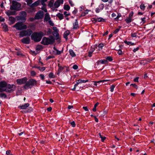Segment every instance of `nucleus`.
<instances>
[{
	"mask_svg": "<svg viewBox=\"0 0 155 155\" xmlns=\"http://www.w3.org/2000/svg\"><path fill=\"white\" fill-rule=\"evenodd\" d=\"M69 35V32L67 33V32H65L64 35V37L65 38H67L68 36Z\"/></svg>",
	"mask_w": 155,
	"mask_h": 155,
	"instance_id": "nucleus-41",
	"label": "nucleus"
},
{
	"mask_svg": "<svg viewBox=\"0 0 155 155\" xmlns=\"http://www.w3.org/2000/svg\"><path fill=\"white\" fill-rule=\"evenodd\" d=\"M73 68L74 69L76 70L78 68V67L77 65L75 64L73 65Z\"/></svg>",
	"mask_w": 155,
	"mask_h": 155,
	"instance_id": "nucleus-55",
	"label": "nucleus"
},
{
	"mask_svg": "<svg viewBox=\"0 0 155 155\" xmlns=\"http://www.w3.org/2000/svg\"><path fill=\"white\" fill-rule=\"evenodd\" d=\"M17 55L18 56H21L22 55V54L20 52L18 51L16 52Z\"/></svg>",
	"mask_w": 155,
	"mask_h": 155,
	"instance_id": "nucleus-56",
	"label": "nucleus"
},
{
	"mask_svg": "<svg viewBox=\"0 0 155 155\" xmlns=\"http://www.w3.org/2000/svg\"><path fill=\"white\" fill-rule=\"evenodd\" d=\"M26 2L28 5L30 6L31 5L32 3L33 2L32 0H26Z\"/></svg>",
	"mask_w": 155,
	"mask_h": 155,
	"instance_id": "nucleus-32",
	"label": "nucleus"
},
{
	"mask_svg": "<svg viewBox=\"0 0 155 155\" xmlns=\"http://www.w3.org/2000/svg\"><path fill=\"white\" fill-rule=\"evenodd\" d=\"M139 49V47H138L137 48L134 49L133 50V51L134 52H136L137 51H138Z\"/></svg>",
	"mask_w": 155,
	"mask_h": 155,
	"instance_id": "nucleus-58",
	"label": "nucleus"
},
{
	"mask_svg": "<svg viewBox=\"0 0 155 155\" xmlns=\"http://www.w3.org/2000/svg\"><path fill=\"white\" fill-rule=\"evenodd\" d=\"M104 5L103 4H101L99 5V7L101 10L103 9L104 8Z\"/></svg>",
	"mask_w": 155,
	"mask_h": 155,
	"instance_id": "nucleus-47",
	"label": "nucleus"
},
{
	"mask_svg": "<svg viewBox=\"0 0 155 155\" xmlns=\"http://www.w3.org/2000/svg\"><path fill=\"white\" fill-rule=\"evenodd\" d=\"M133 14H134L133 12H131L129 15V17L132 18L133 16Z\"/></svg>",
	"mask_w": 155,
	"mask_h": 155,
	"instance_id": "nucleus-52",
	"label": "nucleus"
},
{
	"mask_svg": "<svg viewBox=\"0 0 155 155\" xmlns=\"http://www.w3.org/2000/svg\"><path fill=\"white\" fill-rule=\"evenodd\" d=\"M31 74L32 76H35L36 75V73L34 71H32L31 72Z\"/></svg>",
	"mask_w": 155,
	"mask_h": 155,
	"instance_id": "nucleus-42",
	"label": "nucleus"
},
{
	"mask_svg": "<svg viewBox=\"0 0 155 155\" xmlns=\"http://www.w3.org/2000/svg\"><path fill=\"white\" fill-rule=\"evenodd\" d=\"M15 86L13 84H7L6 88L5 89V91L8 93H11L15 89Z\"/></svg>",
	"mask_w": 155,
	"mask_h": 155,
	"instance_id": "nucleus-7",
	"label": "nucleus"
},
{
	"mask_svg": "<svg viewBox=\"0 0 155 155\" xmlns=\"http://www.w3.org/2000/svg\"><path fill=\"white\" fill-rule=\"evenodd\" d=\"M69 4L72 6L74 5V4L73 3V2L71 0H69Z\"/></svg>",
	"mask_w": 155,
	"mask_h": 155,
	"instance_id": "nucleus-62",
	"label": "nucleus"
},
{
	"mask_svg": "<svg viewBox=\"0 0 155 155\" xmlns=\"http://www.w3.org/2000/svg\"><path fill=\"white\" fill-rule=\"evenodd\" d=\"M44 35V33L42 31L34 32L31 35V38L35 42H39Z\"/></svg>",
	"mask_w": 155,
	"mask_h": 155,
	"instance_id": "nucleus-1",
	"label": "nucleus"
},
{
	"mask_svg": "<svg viewBox=\"0 0 155 155\" xmlns=\"http://www.w3.org/2000/svg\"><path fill=\"white\" fill-rule=\"evenodd\" d=\"M54 58V57L53 56H49L46 59V60H48L51 58Z\"/></svg>",
	"mask_w": 155,
	"mask_h": 155,
	"instance_id": "nucleus-57",
	"label": "nucleus"
},
{
	"mask_svg": "<svg viewBox=\"0 0 155 155\" xmlns=\"http://www.w3.org/2000/svg\"><path fill=\"white\" fill-rule=\"evenodd\" d=\"M42 48V46L41 45H38L36 48V49L37 51H39Z\"/></svg>",
	"mask_w": 155,
	"mask_h": 155,
	"instance_id": "nucleus-39",
	"label": "nucleus"
},
{
	"mask_svg": "<svg viewBox=\"0 0 155 155\" xmlns=\"http://www.w3.org/2000/svg\"><path fill=\"white\" fill-rule=\"evenodd\" d=\"M115 87V86L114 85H112L110 87V91L111 92H113L114 89Z\"/></svg>",
	"mask_w": 155,
	"mask_h": 155,
	"instance_id": "nucleus-43",
	"label": "nucleus"
},
{
	"mask_svg": "<svg viewBox=\"0 0 155 155\" xmlns=\"http://www.w3.org/2000/svg\"><path fill=\"white\" fill-rule=\"evenodd\" d=\"M45 69V67H41L40 71H43Z\"/></svg>",
	"mask_w": 155,
	"mask_h": 155,
	"instance_id": "nucleus-63",
	"label": "nucleus"
},
{
	"mask_svg": "<svg viewBox=\"0 0 155 155\" xmlns=\"http://www.w3.org/2000/svg\"><path fill=\"white\" fill-rule=\"evenodd\" d=\"M94 48H93L92 49V51H89L88 52V56L89 57H91V54H92V53L93 52V51H94Z\"/></svg>",
	"mask_w": 155,
	"mask_h": 155,
	"instance_id": "nucleus-40",
	"label": "nucleus"
},
{
	"mask_svg": "<svg viewBox=\"0 0 155 155\" xmlns=\"http://www.w3.org/2000/svg\"><path fill=\"white\" fill-rule=\"evenodd\" d=\"M61 2L59 1H57L54 4V6L55 8H58L60 5Z\"/></svg>",
	"mask_w": 155,
	"mask_h": 155,
	"instance_id": "nucleus-21",
	"label": "nucleus"
},
{
	"mask_svg": "<svg viewBox=\"0 0 155 155\" xmlns=\"http://www.w3.org/2000/svg\"><path fill=\"white\" fill-rule=\"evenodd\" d=\"M130 86H132L133 87L135 88L136 89H137L138 87L137 86V85L135 84H131L130 85Z\"/></svg>",
	"mask_w": 155,
	"mask_h": 155,
	"instance_id": "nucleus-53",
	"label": "nucleus"
},
{
	"mask_svg": "<svg viewBox=\"0 0 155 155\" xmlns=\"http://www.w3.org/2000/svg\"><path fill=\"white\" fill-rule=\"evenodd\" d=\"M6 154L7 155H13L11 153L10 150H7L6 151Z\"/></svg>",
	"mask_w": 155,
	"mask_h": 155,
	"instance_id": "nucleus-44",
	"label": "nucleus"
},
{
	"mask_svg": "<svg viewBox=\"0 0 155 155\" xmlns=\"http://www.w3.org/2000/svg\"><path fill=\"white\" fill-rule=\"evenodd\" d=\"M48 22L49 25L52 26H53L54 25V24L53 22L51 20H50L48 21Z\"/></svg>",
	"mask_w": 155,
	"mask_h": 155,
	"instance_id": "nucleus-50",
	"label": "nucleus"
},
{
	"mask_svg": "<svg viewBox=\"0 0 155 155\" xmlns=\"http://www.w3.org/2000/svg\"><path fill=\"white\" fill-rule=\"evenodd\" d=\"M64 8L65 10L68 11L70 9V7L68 5H64Z\"/></svg>",
	"mask_w": 155,
	"mask_h": 155,
	"instance_id": "nucleus-30",
	"label": "nucleus"
},
{
	"mask_svg": "<svg viewBox=\"0 0 155 155\" xmlns=\"http://www.w3.org/2000/svg\"><path fill=\"white\" fill-rule=\"evenodd\" d=\"M56 16L60 20H61L63 18V15L62 14L59 13L56 15Z\"/></svg>",
	"mask_w": 155,
	"mask_h": 155,
	"instance_id": "nucleus-23",
	"label": "nucleus"
},
{
	"mask_svg": "<svg viewBox=\"0 0 155 155\" xmlns=\"http://www.w3.org/2000/svg\"><path fill=\"white\" fill-rule=\"evenodd\" d=\"M28 79L26 77H25L21 79H17L16 82L18 84L21 85L26 83Z\"/></svg>",
	"mask_w": 155,
	"mask_h": 155,
	"instance_id": "nucleus-10",
	"label": "nucleus"
},
{
	"mask_svg": "<svg viewBox=\"0 0 155 155\" xmlns=\"http://www.w3.org/2000/svg\"><path fill=\"white\" fill-rule=\"evenodd\" d=\"M109 81V80H100V81H94V85H95V86H97V83H98L99 84H100L101 83H104V82L107 81Z\"/></svg>",
	"mask_w": 155,
	"mask_h": 155,
	"instance_id": "nucleus-16",
	"label": "nucleus"
},
{
	"mask_svg": "<svg viewBox=\"0 0 155 155\" xmlns=\"http://www.w3.org/2000/svg\"><path fill=\"white\" fill-rule=\"evenodd\" d=\"M21 42L26 44H29L30 41V39L29 37H27L22 38L21 40Z\"/></svg>",
	"mask_w": 155,
	"mask_h": 155,
	"instance_id": "nucleus-12",
	"label": "nucleus"
},
{
	"mask_svg": "<svg viewBox=\"0 0 155 155\" xmlns=\"http://www.w3.org/2000/svg\"><path fill=\"white\" fill-rule=\"evenodd\" d=\"M138 79H139V77H137L134 79V81L135 82H138Z\"/></svg>",
	"mask_w": 155,
	"mask_h": 155,
	"instance_id": "nucleus-59",
	"label": "nucleus"
},
{
	"mask_svg": "<svg viewBox=\"0 0 155 155\" xmlns=\"http://www.w3.org/2000/svg\"><path fill=\"white\" fill-rule=\"evenodd\" d=\"M32 33V31L30 29H28L27 30L22 31H21L19 34V36L22 37L24 36H30Z\"/></svg>",
	"mask_w": 155,
	"mask_h": 155,
	"instance_id": "nucleus-6",
	"label": "nucleus"
},
{
	"mask_svg": "<svg viewBox=\"0 0 155 155\" xmlns=\"http://www.w3.org/2000/svg\"><path fill=\"white\" fill-rule=\"evenodd\" d=\"M125 21L127 23H130L132 21V18L129 17H127L126 19H125Z\"/></svg>",
	"mask_w": 155,
	"mask_h": 155,
	"instance_id": "nucleus-25",
	"label": "nucleus"
},
{
	"mask_svg": "<svg viewBox=\"0 0 155 155\" xmlns=\"http://www.w3.org/2000/svg\"><path fill=\"white\" fill-rule=\"evenodd\" d=\"M83 108L86 111H88V109L87 107H83Z\"/></svg>",
	"mask_w": 155,
	"mask_h": 155,
	"instance_id": "nucleus-60",
	"label": "nucleus"
},
{
	"mask_svg": "<svg viewBox=\"0 0 155 155\" xmlns=\"http://www.w3.org/2000/svg\"><path fill=\"white\" fill-rule=\"evenodd\" d=\"M5 14L7 15L8 16L10 15H15L16 14V12L15 11H8V12H5Z\"/></svg>",
	"mask_w": 155,
	"mask_h": 155,
	"instance_id": "nucleus-14",
	"label": "nucleus"
},
{
	"mask_svg": "<svg viewBox=\"0 0 155 155\" xmlns=\"http://www.w3.org/2000/svg\"><path fill=\"white\" fill-rule=\"evenodd\" d=\"M58 66L59 67V68L58 70V73H60L61 71L63 70L64 69V67H62V66L60 65V64H58Z\"/></svg>",
	"mask_w": 155,
	"mask_h": 155,
	"instance_id": "nucleus-24",
	"label": "nucleus"
},
{
	"mask_svg": "<svg viewBox=\"0 0 155 155\" xmlns=\"http://www.w3.org/2000/svg\"><path fill=\"white\" fill-rule=\"evenodd\" d=\"M124 42L125 44H127V45H135V44L134 43H132L131 42L127 41H124Z\"/></svg>",
	"mask_w": 155,
	"mask_h": 155,
	"instance_id": "nucleus-27",
	"label": "nucleus"
},
{
	"mask_svg": "<svg viewBox=\"0 0 155 155\" xmlns=\"http://www.w3.org/2000/svg\"><path fill=\"white\" fill-rule=\"evenodd\" d=\"M13 27L15 28L17 30L26 29L27 28V26L26 25L24 24L22 22H20L16 23Z\"/></svg>",
	"mask_w": 155,
	"mask_h": 155,
	"instance_id": "nucleus-4",
	"label": "nucleus"
},
{
	"mask_svg": "<svg viewBox=\"0 0 155 155\" xmlns=\"http://www.w3.org/2000/svg\"><path fill=\"white\" fill-rule=\"evenodd\" d=\"M51 18L50 17L49 15L47 13L45 14V16L44 18V20L45 21H47L50 20Z\"/></svg>",
	"mask_w": 155,
	"mask_h": 155,
	"instance_id": "nucleus-20",
	"label": "nucleus"
},
{
	"mask_svg": "<svg viewBox=\"0 0 155 155\" xmlns=\"http://www.w3.org/2000/svg\"><path fill=\"white\" fill-rule=\"evenodd\" d=\"M140 8L141 10H144L145 8L144 5L143 4H141L140 6Z\"/></svg>",
	"mask_w": 155,
	"mask_h": 155,
	"instance_id": "nucleus-38",
	"label": "nucleus"
},
{
	"mask_svg": "<svg viewBox=\"0 0 155 155\" xmlns=\"http://www.w3.org/2000/svg\"><path fill=\"white\" fill-rule=\"evenodd\" d=\"M20 15L21 16L26 18L27 16V13L25 11H21L20 12Z\"/></svg>",
	"mask_w": 155,
	"mask_h": 155,
	"instance_id": "nucleus-22",
	"label": "nucleus"
},
{
	"mask_svg": "<svg viewBox=\"0 0 155 155\" xmlns=\"http://www.w3.org/2000/svg\"><path fill=\"white\" fill-rule=\"evenodd\" d=\"M29 105V103H26L24 105H20L18 107V108H20L21 109H26L27 107H28Z\"/></svg>",
	"mask_w": 155,
	"mask_h": 155,
	"instance_id": "nucleus-13",
	"label": "nucleus"
},
{
	"mask_svg": "<svg viewBox=\"0 0 155 155\" xmlns=\"http://www.w3.org/2000/svg\"><path fill=\"white\" fill-rule=\"evenodd\" d=\"M44 12L41 10L39 11L36 14L35 16V19L38 20L42 18L43 17Z\"/></svg>",
	"mask_w": 155,
	"mask_h": 155,
	"instance_id": "nucleus-8",
	"label": "nucleus"
},
{
	"mask_svg": "<svg viewBox=\"0 0 155 155\" xmlns=\"http://www.w3.org/2000/svg\"><path fill=\"white\" fill-rule=\"evenodd\" d=\"M8 20L11 22L12 24H14L15 22V19L13 17H9Z\"/></svg>",
	"mask_w": 155,
	"mask_h": 155,
	"instance_id": "nucleus-18",
	"label": "nucleus"
},
{
	"mask_svg": "<svg viewBox=\"0 0 155 155\" xmlns=\"http://www.w3.org/2000/svg\"><path fill=\"white\" fill-rule=\"evenodd\" d=\"M7 83L4 81L0 82V92L5 91V89L6 88Z\"/></svg>",
	"mask_w": 155,
	"mask_h": 155,
	"instance_id": "nucleus-9",
	"label": "nucleus"
},
{
	"mask_svg": "<svg viewBox=\"0 0 155 155\" xmlns=\"http://www.w3.org/2000/svg\"><path fill=\"white\" fill-rule=\"evenodd\" d=\"M37 81L33 79L29 80L27 81L25 85L23 86V87L25 89H28L29 88H31L32 86L36 85Z\"/></svg>",
	"mask_w": 155,
	"mask_h": 155,
	"instance_id": "nucleus-3",
	"label": "nucleus"
},
{
	"mask_svg": "<svg viewBox=\"0 0 155 155\" xmlns=\"http://www.w3.org/2000/svg\"><path fill=\"white\" fill-rule=\"evenodd\" d=\"M55 41V39L53 36H50L48 38L44 37L41 43L44 45H48L52 44Z\"/></svg>",
	"mask_w": 155,
	"mask_h": 155,
	"instance_id": "nucleus-2",
	"label": "nucleus"
},
{
	"mask_svg": "<svg viewBox=\"0 0 155 155\" xmlns=\"http://www.w3.org/2000/svg\"><path fill=\"white\" fill-rule=\"evenodd\" d=\"M49 77L50 78H54L55 77L54 75L52 72H51L48 75Z\"/></svg>",
	"mask_w": 155,
	"mask_h": 155,
	"instance_id": "nucleus-36",
	"label": "nucleus"
},
{
	"mask_svg": "<svg viewBox=\"0 0 155 155\" xmlns=\"http://www.w3.org/2000/svg\"><path fill=\"white\" fill-rule=\"evenodd\" d=\"M40 77H41V79L42 80H43L44 79L45 77H44V75L43 74H40Z\"/></svg>",
	"mask_w": 155,
	"mask_h": 155,
	"instance_id": "nucleus-61",
	"label": "nucleus"
},
{
	"mask_svg": "<svg viewBox=\"0 0 155 155\" xmlns=\"http://www.w3.org/2000/svg\"><path fill=\"white\" fill-rule=\"evenodd\" d=\"M21 4L17 2L13 1L12 2V5H11L10 9L11 10H14L18 11L20 10Z\"/></svg>",
	"mask_w": 155,
	"mask_h": 155,
	"instance_id": "nucleus-5",
	"label": "nucleus"
},
{
	"mask_svg": "<svg viewBox=\"0 0 155 155\" xmlns=\"http://www.w3.org/2000/svg\"><path fill=\"white\" fill-rule=\"evenodd\" d=\"M21 20L23 22L25 21L26 20V18L21 16Z\"/></svg>",
	"mask_w": 155,
	"mask_h": 155,
	"instance_id": "nucleus-48",
	"label": "nucleus"
},
{
	"mask_svg": "<svg viewBox=\"0 0 155 155\" xmlns=\"http://www.w3.org/2000/svg\"><path fill=\"white\" fill-rule=\"evenodd\" d=\"M131 36L132 37H136L137 36V33H132Z\"/></svg>",
	"mask_w": 155,
	"mask_h": 155,
	"instance_id": "nucleus-45",
	"label": "nucleus"
},
{
	"mask_svg": "<svg viewBox=\"0 0 155 155\" xmlns=\"http://www.w3.org/2000/svg\"><path fill=\"white\" fill-rule=\"evenodd\" d=\"M39 4V2L38 1H37L34 3L32 4L30 6V7L32 8L31 9L32 10L31 12L35 11L36 10V9L34 8L37 6Z\"/></svg>",
	"mask_w": 155,
	"mask_h": 155,
	"instance_id": "nucleus-11",
	"label": "nucleus"
},
{
	"mask_svg": "<svg viewBox=\"0 0 155 155\" xmlns=\"http://www.w3.org/2000/svg\"><path fill=\"white\" fill-rule=\"evenodd\" d=\"M3 28L4 30L5 31H7L8 30V26L6 25H4L3 26Z\"/></svg>",
	"mask_w": 155,
	"mask_h": 155,
	"instance_id": "nucleus-34",
	"label": "nucleus"
},
{
	"mask_svg": "<svg viewBox=\"0 0 155 155\" xmlns=\"http://www.w3.org/2000/svg\"><path fill=\"white\" fill-rule=\"evenodd\" d=\"M73 28L74 29H77L78 28V22L77 19L75 20V22L73 24Z\"/></svg>",
	"mask_w": 155,
	"mask_h": 155,
	"instance_id": "nucleus-17",
	"label": "nucleus"
},
{
	"mask_svg": "<svg viewBox=\"0 0 155 155\" xmlns=\"http://www.w3.org/2000/svg\"><path fill=\"white\" fill-rule=\"evenodd\" d=\"M70 123L71 125L73 127H74L75 126V124L74 121H73L71 122H70Z\"/></svg>",
	"mask_w": 155,
	"mask_h": 155,
	"instance_id": "nucleus-49",
	"label": "nucleus"
},
{
	"mask_svg": "<svg viewBox=\"0 0 155 155\" xmlns=\"http://www.w3.org/2000/svg\"><path fill=\"white\" fill-rule=\"evenodd\" d=\"M88 81V80H83L81 79H79L76 81L77 84H79L81 83H86Z\"/></svg>",
	"mask_w": 155,
	"mask_h": 155,
	"instance_id": "nucleus-15",
	"label": "nucleus"
},
{
	"mask_svg": "<svg viewBox=\"0 0 155 155\" xmlns=\"http://www.w3.org/2000/svg\"><path fill=\"white\" fill-rule=\"evenodd\" d=\"M5 19L2 17H0V21L3 22L5 21Z\"/></svg>",
	"mask_w": 155,
	"mask_h": 155,
	"instance_id": "nucleus-64",
	"label": "nucleus"
},
{
	"mask_svg": "<svg viewBox=\"0 0 155 155\" xmlns=\"http://www.w3.org/2000/svg\"><path fill=\"white\" fill-rule=\"evenodd\" d=\"M101 64H105L107 63V60H100L99 61Z\"/></svg>",
	"mask_w": 155,
	"mask_h": 155,
	"instance_id": "nucleus-35",
	"label": "nucleus"
},
{
	"mask_svg": "<svg viewBox=\"0 0 155 155\" xmlns=\"http://www.w3.org/2000/svg\"><path fill=\"white\" fill-rule=\"evenodd\" d=\"M70 54L72 57H74L76 55L73 50H69Z\"/></svg>",
	"mask_w": 155,
	"mask_h": 155,
	"instance_id": "nucleus-26",
	"label": "nucleus"
},
{
	"mask_svg": "<svg viewBox=\"0 0 155 155\" xmlns=\"http://www.w3.org/2000/svg\"><path fill=\"white\" fill-rule=\"evenodd\" d=\"M104 46V44L101 43L98 46V47L102 48Z\"/></svg>",
	"mask_w": 155,
	"mask_h": 155,
	"instance_id": "nucleus-51",
	"label": "nucleus"
},
{
	"mask_svg": "<svg viewBox=\"0 0 155 155\" xmlns=\"http://www.w3.org/2000/svg\"><path fill=\"white\" fill-rule=\"evenodd\" d=\"M99 135L100 137L101 138V141L102 142H103L106 138V137H105L103 136V135H101L100 133H99Z\"/></svg>",
	"mask_w": 155,
	"mask_h": 155,
	"instance_id": "nucleus-28",
	"label": "nucleus"
},
{
	"mask_svg": "<svg viewBox=\"0 0 155 155\" xmlns=\"http://www.w3.org/2000/svg\"><path fill=\"white\" fill-rule=\"evenodd\" d=\"M7 97L6 95L4 93L0 94V97L6 98Z\"/></svg>",
	"mask_w": 155,
	"mask_h": 155,
	"instance_id": "nucleus-37",
	"label": "nucleus"
},
{
	"mask_svg": "<svg viewBox=\"0 0 155 155\" xmlns=\"http://www.w3.org/2000/svg\"><path fill=\"white\" fill-rule=\"evenodd\" d=\"M106 59L109 61H112L113 59L111 57L108 56L106 58Z\"/></svg>",
	"mask_w": 155,
	"mask_h": 155,
	"instance_id": "nucleus-46",
	"label": "nucleus"
},
{
	"mask_svg": "<svg viewBox=\"0 0 155 155\" xmlns=\"http://www.w3.org/2000/svg\"><path fill=\"white\" fill-rule=\"evenodd\" d=\"M96 21H97L98 22H104L105 21L104 19L101 18H96Z\"/></svg>",
	"mask_w": 155,
	"mask_h": 155,
	"instance_id": "nucleus-31",
	"label": "nucleus"
},
{
	"mask_svg": "<svg viewBox=\"0 0 155 155\" xmlns=\"http://www.w3.org/2000/svg\"><path fill=\"white\" fill-rule=\"evenodd\" d=\"M54 2V1L53 0H51L48 3V6L50 7H52L53 5Z\"/></svg>",
	"mask_w": 155,
	"mask_h": 155,
	"instance_id": "nucleus-33",
	"label": "nucleus"
},
{
	"mask_svg": "<svg viewBox=\"0 0 155 155\" xmlns=\"http://www.w3.org/2000/svg\"><path fill=\"white\" fill-rule=\"evenodd\" d=\"M99 104V103L98 102H97L95 104L94 107L93 108L92 110L93 111L95 112L96 111V107Z\"/></svg>",
	"mask_w": 155,
	"mask_h": 155,
	"instance_id": "nucleus-29",
	"label": "nucleus"
},
{
	"mask_svg": "<svg viewBox=\"0 0 155 155\" xmlns=\"http://www.w3.org/2000/svg\"><path fill=\"white\" fill-rule=\"evenodd\" d=\"M64 14L65 15V17H66L67 16H68L70 15V14H67V12L66 11H65L64 12Z\"/></svg>",
	"mask_w": 155,
	"mask_h": 155,
	"instance_id": "nucleus-54",
	"label": "nucleus"
},
{
	"mask_svg": "<svg viewBox=\"0 0 155 155\" xmlns=\"http://www.w3.org/2000/svg\"><path fill=\"white\" fill-rule=\"evenodd\" d=\"M53 49L54 50H55V51H53V52L56 55H59L61 53V52L57 49L55 47H53Z\"/></svg>",
	"mask_w": 155,
	"mask_h": 155,
	"instance_id": "nucleus-19",
	"label": "nucleus"
}]
</instances>
